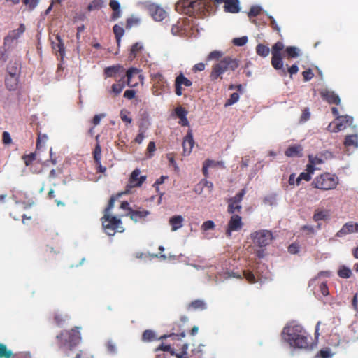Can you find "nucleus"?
<instances>
[{
	"instance_id": "nucleus-15",
	"label": "nucleus",
	"mask_w": 358,
	"mask_h": 358,
	"mask_svg": "<svg viewBox=\"0 0 358 358\" xmlns=\"http://www.w3.org/2000/svg\"><path fill=\"white\" fill-rule=\"evenodd\" d=\"M228 89L229 90H236V92H232L230 97L226 101L225 107L236 103L239 99L240 94L243 92V88L241 84L236 85H231L229 86Z\"/></svg>"
},
{
	"instance_id": "nucleus-31",
	"label": "nucleus",
	"mask_w": 358,
	"mask_h": 358,
	"mask_svg": "<svg viewBox=\"0 0 358 358\" xmlns=\"http://www.w3.org/2000/svg\"><path fill=\"white\" fill-rule=\"evenodd\" d=\"M143 45L141 43L137 42V43H134L131 46V50H130V52H129V59L130 60L134 59L136 57V56L137 55V54L143 50Z\"/></svg>"
},
{
	"instance_id": "nucleus-52",
	"label": "nucleus",
	"mask_w": 358,
	"mask_h": 358,
	"mask_svg": "<svg viewBox=\"0 0 358 358\" xmlns=\"http://www.w3.org/2000/svg\"><path fill=\"white\" fill-rule=\"evenodd\" d=\"M242 274L250 283H254L256 282L255 276L252 271H243Z\"/></svg>"
},
{
	"instance_id": "nucleus-26",
	"label": "nucleus",
	"mask_w": 358,
	"mask_h": 358,
	"mask_svg": "<svg viewBox=\"0 0 358 358\" xmlns=\"http://www.w3.org/2000/svg\"><path fill=\"white\" fill-rule=\"evenodd\" d=\"M302 147L299 145H294L289 146L285 151V154L286 156L292 157H300L302 155Z\"/></svg>"
},
{
	"instance_id": "nucleus-61",
	"label": "nucleus",
	"mask_w": 358,
	"mask_h": 358,
	"mask_svg": "<svg viewBox=\"0 0 358 358\" xmlns=\"http://www.w3.org/2000/svg\"><path fill=\"white\" fill-rule=\"evenodd\" d=\"M36 158V155L34 153H31L28 155H24L23 159L24 160V163L27 166H29L32 161H34Z\"/></svg>"
},
{
	"instance_id": "nucleus-58",
	"label": "nucleus",
	"mask_w": 358,
	"mask_h": 358,
	"mask_svg": "<svg viewBox=\"0 0 358 358\" xmlns=\"http://www.w3.org/2000/svg\"><path fill=\"white\" fill-rule=\"evenodd\" d=\"M215 227V224L212 220L204 222L201 225V229L204 231L213 229Z\"/></svg>"
},
{
	"instance_id": "nucleus-54",
	"label": "nucleus",
	"mask_w": 358,
	"mask_h": 358,
	"mask_svg": "<svg viewBox=\"0 0 358 358\" xmlns=\"http://www.w3.org/2000/svg\"><path fill=\"white\" fill-rule=\"evenodd\" d=\"M57 38L58 39L59 43L57 44L53 45V48L56 51H58L60 53L61 56L63 57L64 54V44L62 43L60 37L59 36H57Z\"/></svg>"
},
{
	"instance_id": "nucleus-20",
	"label": "nucleus",
	"mask_w": 358,
	"mask_h": 358,
	"mask_svg": "<svg viewBox=\"0 0 358 358\" xmlns=\"http://www.w3.org/2000/svg\"><path fill=\"white\" fill-rule=\"evenodd\" d=\"M194 144V141L193 139V134L191 130H189L187 135L184 138L182 142L183 147V155H189L192 150L193 146Z\"/></svg>"
},
{
	"instance_id": "nucleus-38",
	"label": "nucleus",
	"mask_w": 358,
	"mask_h": 358,
	"mask_svg": "<svg viewBox=\"0 0 358 358\" xmlns=\"http://www.w3.org/2000/svg\"><path fill=\"white\" fill-rule=\"evenodd\" d=\"M139 73L140 69L134 67L129 69L126 73H124V76H126L127 78L128 85H134L133 84H131V79L133 77L136 76V74H139Z\"/></svg>"
},
{
	"instance_id": "nucleus-8",
	"label": "nucleus",
	"mask_w": 358,
	"mask_h": 358,
	"mask_svg": "<svg viewBox=\"0 0 358 358\" xmlns=\"http://www.w3.org/2000/svg\"><path fill=\"white\" fill-rule=\"evenodd\" d=\"M250 238L255 245L263 248L270 244L273 236L271 231L262 229L252 233Z\"/></svg>"
},
{
	"instance_id": "nucleus-48",
	"label": "nucleus",
	"mask_w": 358,
	"mask_h": 358,
	"mask_svg": "<svg viewBox=\"0 0 358 358\" xmlns=\"http://www.w3.org/2000/svg\"><path fill=\"white\" fill-rule=\"evenodd\" d=\"M106 348L108 353L111 355H116L117 353V348L112 341H108L106 343Z\"/></svg>"
},
{
	"instance_id": "nucleus-12",
	"label": "nucleus",
	"mask_w": 358,
	"mask_h": 358,
	"mask_svg": "<svg viewBox=\"0 0 358 358\" xmlns=\"http://www.w3.org/2000/svg\"><path fill=\"white\" fill-rule=\"evenodd\" d=\"M140 170L136 169L134 170L129 178V184L127 185L125 192L119 193L117 197L121 196L124 194H127L130 191V189L134 187H140L145 181L146 176H140Z\"/></svg>"
},
{
	"instance_id": "nucleus-14",
	"label": "nucleus",
	"mask_w": 358,
	"mask_h": 358,
	"mask_svg": "<svg viewBox=\"0 0 358 358\" xmlns=\"http://www.w3.org/2000/svg\"><path fill=\"white\" fill-rule=\"evenodd\" d=\"M213 187V185L211 182L202 180L195 186L194 191L196 194L201 195L202 197L206 199L210 196Z\"/></svg>"
},
{
	"instance_id": "nucleus-29",
	"label": "nucleus",
	"mask_w": 358,
	"mask_h": 358,
	"mask_svg": "<svg viewBox=\"0 0 358 358\" xmlns=\"http://www.w3.org/2000/svg\"><path fill=\"white\" fill-rule=\"evenodd\" d=\"M299 49L295 46H288L285 50V57L287 59L296 58L299 56Z\"/></svg>"
},
{
	"instance_id": "nucleus-11",
	"label": "nucleus",
	"mask_w": 358,
	"mask_h": 358,
	"mask_svg": "<svg viewBox=\"0 0 358 358\" xmlns=\"http://www.w3.org/2000/svg\"><path fill=\"white\" fill-rule=\"evenodd\" d=\"M245 194V189H241L234 197L228 200L227 211L229 214L234 215L241 213L242 206L241 204L244 195Z\"/></svg>"
},
{
	"instance_id": "nucleus-24",
	"label": "nucleus",
	"mask_w": 358,
	"mask_h": 358,
	"mask_svg": "<svg viewBox=\"0 0 358 358\" xmlns=\"http://www.w3.org/2000/svg\"><path fill=\"white\" fill-rule=\"evenodd\" d=\"M150 214V211L146 210H134L133 209H129V213H128L130 218L135 222H138L141 219L145 217Z\"/></svg>"
},
{
	"instance_id": "nucleus-34",
	"label": "nucleus",
	"mask_w": 358,
	"mask_h": 358,
	"mask_svg": "<svg viewBox=\"0 0 358 358\" xmlns=\"http://www.w3.org/2000/svg\"><path fill=\"white\" fill-rule=\"evenodd\" d=\"M206 303L203 300H195L192 301L188 307V309H194V310H205L206 309Z\"/></svg>"
},
{
	"instance_id": "nucleus-16",
	"label": "nucleus",
	"mask_w": 358,
	"mask_h": 358,
	"mask_svg": "<svg viewBox=\"0 0 358 358\" xmlns=\"http://www.w3.org/2000/svg\"><path fill=\"white\" fill-rule=\"evenodd\" d=\"M320 94L322 99L329 104L339 105L341 103V99L338 95L334 91L324 89L320 91Z\"/></svg>"
},
{
	"instance_id": "nucleus-39",
	"label": "nucleus",
	"mask_w": 358,
	"mask_h": 358,
	"mask_svg": "<svg viewBox=\"0 0 358 358\" xmlns=\"http://www.w3.org/2000/svg\"><path fill=\"white\" fill-rule=\"evenodd\" d=\"M176 83H178L180 85H185L186 87H189L192 85V82L187 79L182 73H180L176 78Z\"/></svg>"
},
{
	"instance_id": "nucleus-4",
	"label": "nucleus",
	"mask_w": 358,
	"mask_h": 358,
	"mask_svg": "<svg viewBox=\"0 0 358 358\" xmlns=\"http://www.w3.org/2000/svg\"><path fill=\"white\" fill-rule=\"evenodd\" d=\"M206 61L212 63L210 75L211 80L222 79L224 73V53L218 50L212 51L208 55Z\"/></svg>"
},
{
	"instance_id": "nucleus-23",
	"label": "nucleus",
	"mask_w": 358,
	"mask_h": 358,
	"mask_svg": "<svg viewBox=\"0 0 358 358\" xmlns=\"http://www.w3.org/2000/svg\"><path fill=\"white\" fill-rule=\"evenodd\" d=\"M176 116L180 119L179 124L182 126H187L189 121L187 118V110L182 106H178L175 109Z\"/></svg>"
},
{
	"instance_id": "nucleus-27",
	"label": "nucleus",
	"mask_w": 358,
	"mask_h": 358,
	"mask_svg": "<svg viewBox=\"0 0 358 358\" xmlns=\"http://www.w3.org/2000/svg\"><path fill=\"white\" fill-rule=\"evenodd\" d=\"M5 83L8 90L10 91L16 90L18 84V76L8 74Z\"/></svg>"
},
{
	"instance_id": "nucleus-51",
	"label": "nucleus",
	"mask_w": 358,
	"mask_h": 358,
	"mask_svg": "<svg viewBox=\"0 0 358 358\" xmlns=\"http://www.w3.org/2000/svg\"><path fill=\"white\" fill-rule=\"evenodd\" d=\"M311 179V175L308 172H302L296 178V182L299 185L301 180L310 181Z\"/></svg>"
},
{
	"instance_id": "nucleus-2",
	"label": "nucleus",
	"mask_w": 358,
	"mask_h": 358,
	"mask_svg": "<svg viewBox=\"0 0 358 358\" xmlns=\"http://www.w3.org/2000/svg\"><path fill=\"white\" fill-rule=\"evenodd\" d=\"M80 327L71 331H65L57 336L59 340L60 349L66 358H80L81 352H75L74 348L80 342Z\"/></svg>"
},
{
	"instance_id": "nucleus-33",
	"label": "nucleus",
	"mask_w": 358,
	"mask_h": 358,
	"mask_svg": "<svg viewBox=\"0 0 358 358\" xmlns=\"http://www.w3.org/2000/svg\"><path fill=\"white\" fill-rule=\"evenodd\" d=\"M125 87L124 78H119L117 83L112 85V92L117 95L120 94Z\"/></svg>"
},
{
	"instance_id": "nucleus-46",
	"label": "nucleus",
	"mask_w": 358,
	"mask_h": 358,
	"mask_svg": "<svg viewBox=\"0 0 358 358\" xmlns=\"http://www.w3.org/2000/svg\"><path fill=\"white\" fill-rule=\"evenodd\" d=\"M129 112L125 109L122 110L120 113V117L121 120L127 124H130L132 122V119L129 116Z\"/></svg>"
},
{
	"instance_id": "nucleus-45",
	"label": "nucleus",
	"mask_w": 358,
	"mask_h": 358,
	"mask_svg": "<svg viewBox=\"0 0 358 358\" xmlns=\"http://www.w3.org/2000/svg\"><path fill=\"white\" fill-rule=\"evenodd\" d=\"M308 159L310 162L313 163V164H315L316 166L324 163V159L322 158V155L315 156L309 155Z\"/></svg>"
},
{
	"instance_id": "nucleus-7",
	"label": "nucleus",
	"mask_w": 358,
	"mask_h": 358,
	"mask_svg": "<svg viewBox=\"0 0 358 358\" xmlns=\"http://www.w3.org/2000/svg\"><path fill=\"white\" fill-rule=\"evenodd\" d=\"M284 44L280 42H276L271 48V65L276 70H280L282 74L285 76L287 71L283 66L282 56L281 51L284 49Z\"/></svg>"
},
{
	"instance_id": "nucleus-35",
	"label": "nucleus",
	"mask_w": 358,
	"mask_h": 358,
	"mask_svg": "<svg viewBox=\"0 0 358 358\" xmlns=\"http://www.w3.org/2000/svg\"><path fill=\"white\" fill-rule=\"evenodd\" d=\"M256 52L258 55L266 57L269 55L270 49L268 46L259 43L256 46Z\"/></svg>"
},
{
	"instance_id": "nucleus-21",
	"label": "nucleus",
	"mask_w": 358,
	"mask_h": 358,
	"mask_svg": "<svg viewBox=\"0 0 358 358\" xmlns=\"http://www.w3.org/2000/svg\"><path fill=\"white\" fill-rule=\"evenodd\" d=\"M353 232H356L355 224L353 222H348L336 233V236L341 238Z\"/></svg>"
},
{
	"instance_id": "nucleus-3",
	"label": "nucleus",
	"mask_w": 358,
	"mask_h": 358,
	"mask_svg": "<svg viewBox=\"0 0 358 358\" xmlns=\"http://www.w3.org/2000/svg\"><path fill=\"white\" fill-rule=\"evenodd\" d=\"M223 2L224 0H180L176 4V10L189 15H202L208 10L211 3Z\"/></svg>"
},
{
	"instance_id": "nucleus-18",
	"label": "nucleus",
	"mask_w": 358,
	"mask_h": 358,
	"mask_svg": "<svg viewBox=\"0 0 358 358\" xmlns=\"http://www.w3.org/2000/svg\"><path fill=\"white\" fill-rule=\"evenodd\" d=\"M104 72L108 77H114L116 79L124 78V69L121 65L107 67Z\"/></svg>"
},
{
	"instance_id": "nucleus-36",
	"label": "nucleus",
	"mask_w": 358,
	"mask_h": 358,
	"mask_svg": "<svg viewBox=\"0 0 358 358\" xmlns=\"http://www.w3.org/2000/svg\"><path fill=\"white\" fill-rule=\"evenodd\" d=\"M238 65L239 63L237 59L230 57H225V71L227 69L234 71L238 68Z\"/></svg>"
},
{
	"instance_id": "nucleus-41",
	"label": "nucleus",
	"mask_w": 358,
	"mask_h": 358,
	"mask_svg": "<svg viewBox=\"0 0 358 358\" xmlns=\"http://www.w3.org/2000/svg\"><path fill=\"white\" fill-rule=\"evenodd\" d=\"M338 275L343 278H349L352 275V271L349 268L343 266L339 268Z\"/></svg>"
},
{
	"instance_id": "nucleus-40",
	"label": "nucleus",
	"mask_w": 358,
	"mask_h": 358,
	"mask_svg": "<svg viewBox=\"0 0 358 358\" xmlns=\"http://www.w3.org/2000/svg\"><path fill=\"white\" fill-rule=\"evenodd\" d=\"M171 33L174 36H182L185 34V31L182 28V24L178 22L176 24L173 25L171 28Z\"/></svg>"
},
{
	"instance_id": "nucleus-5",
	"label": "nucleus",
	"mask_w": 358,
	"mask_h": 358,
	"mask_svg": "<svg viewBox=\"0 0 358 358\" xmlns=\"http://www.w3.org/2000/svg\"><path fill=\"white\" fill-rule=\"evenodd\" d=\"M338 181V178L335 174L324 173L313 180L312 185L313 187L322 190H331L337 187Z\"/></svg>"
},
{
	"instance_id": "nucleus-37",
	"label": "nucleus",
	"mask_w": 358,
	"mask_h": 358,
	"mask_svg": "<svg viewBox=\"0 0 358 358\" xmlns=\"http://www.w3.org/2000/svg\"><path fill=\"white\" fill-rule=\"evenodd\" d=\"M13 352L7 348L6 345L0 343V358H13Z\"/></svg>"
},
{
	"instance_id": "nucleus-6",
	"label": "nucleus",
	"mask_w": 358,
	"mask_h": 358,
	"mask_svg": "<svg viewBox=\"0 0 358 358\" xmlns=\"http://www.w3.org/2000/svg\"><path fill=\"white\" fill-rule=\"evenodd\" d=\"M102 225L106 234L108 236H114L117 231L123 232L124 230L121 220L110 215H103Z\"/></svg>"
},
{
	"instance_id": "nucleus-60",
	"label": "nucleus",
	"mask_w": 358,
	"mask_h": 358,
	"mask_svg": "<svg viewBox=\"0 0 358 358\" xmlns=\"http://www.w3.org/2000/svg\"><path fill=\"white\" fill-rule=\"evenodd\" d=\"M268 18L270 20V26L273 30L276 31L279 35H280V29L277 24L275 19L272 16H269Z\"/></svg>"
},
{
	"instance_id": "nucleus-44",
	"label": "nucleus",
	"mask_w": 358,
	"mask_h": 358,
	"mask_svg": "<svg viewBox=\"0 0 358 358\" xmlns=\"http://www.w3.org/2000/svg\"><path fill=\"white\" fill-rule=\"evenodd\" d=\"M262 8L260 6H252L248 13V16L249 17L250 19H251L252 17H256L259 14H260Z\"/></svg>"
},
{
	"instance_id": "nucleus-47",
	"label": "nucleus",
	"mask_w": 358,
	"mask_h": 358,
	"mask_svg": "<svg viewBox=\"0 0 358 358\" xmlns=\"http://www.w3.org/2000/svg\"><path fill=\"white\" fill-rule=\"evenodd\" d=\"M94 158L96 164H100L101 158V148L99 143L96 144L94 151Z\"/></svg>"
},
{
	"instance_id": "nucleus-64",
	"label": "nucleus",
	"mask_w": 358,
	"mask_h": 358,
	"mask_svg": "<svg viewBox=\"0 0 358 358\" xmlns=\"http://www.w3.org/2000/svg\"><path fill=\"white\" fill-rule=\"evenodd\" d=\"M13 358H31V354L28 352H22L18 353H13Z\"/></svg>"
},
{
	"instance_id": "nucleus-62",
	"label": "nucleus",
	"mask_w": 358,
	"mask_h": 358,
	"mask_svg": "<svg viewBox=\"0 0 358 358\" xmlns=\"http://www.w3.org/2000/svg\"><path fill=\"white\" fill-rule=\"evenodd\" d=\"M288 252L290 253V254H296L299 252V245L298 243H292L289 247H288Z\"/></svg>"
},
{
	"instance_id": "nucleus-42",
	"label": "nucleus",
	"mask_w": 358,
	"mask_h": 358,
	"mask_svg": "<svg viewBox=\"0 0 358 358\" xmlns=\"http://www.w3.org/2000/svg\"><path fill=\"white\" fill-rule=\"evenodd\" d=\"M142 338L143 341H152L156 338V335L152 330H145L143 334Z\"/></svg>"
},
{
	"instance_id": "nucleus-1",
	"label": "nucleus",
	"mask_w": 358,
	"mask_h": 358,
	"mask_svg": "<svg viewBox=\"0 0 358 358\" xmlns=\"http://www.w3.org/2000/svg\"><path fill=\"white\" fill-rule=\"evenodd\" d=\"M282 336L291 347L312 350L317 342H310V336L306 329L300 324H289L284 327Z\"/></svg>"
},
{
	"instance_id": "nucleus-22",
	"label": "nucleus",
	"mask_w": 358,
	"mask_h": 358,
	"mask_svg": "<svg viewBox=\"0 0 358 358\" xmlns=\"http://www.w3.org/2000/svg\"><path fill=\"white\" fill-rule=\"evenodd\" d=\"M241 10L239 0H225V12L238 13Z\"/></svg>"
},
{
	"instance_id": "nucleus-53",
	"label": "nucleus",
	"mask_w": 358,
	"mask_h": 358,
	"mask_svg": "<svg viewBox=\"0 0 358 358\" xmlns=\"http://www.w3.org/2000/svg\"><path fill=\"white\" fill-rule=\"evenodd\" d=\"M29 10H33L38 6L40 0H22Z\"/></svg>"
},
{
	"instance_id": "nucleus-9",
	"label": "nucleus",
	"mask_w": 358,
	"mask_h": 358,
	"mask_svg": "<svg viewBox=\"0 0 358 358\" xmlns=\"http://www.w3.org/2000/svg\"><path fill=\"white\" fill-rule=\"evenodd\" d=\"M353 122V117L349 115H342L336 117L335 121L331 122L327 129L331 132H338L342 131L352 125Z\"/></svg>"
},
{
	"instance_id": "nucleus-28",
	"label": "nucleus",
	"mask_w": 358,
	"mask_h": 358,
	"mask_svg": "<svg viewBox=\"0 0 358 358\" xmlns=\"http://www.w3.org/2000/svg\"><path fill=\"white\" fill-rule=\"evenodd\" d=\"M20 72V62L17 60L10 62L8 66V75L19 76Z\"/></svg>"
},
{
	"instance_id": "nucleus-13",
	"label": "nucleus",
	"mask_w": 358,
	"mask_h": 358,
	"mask_svg": "<svg viewBox=\"0 0 358 358\" xmlns=\"http://www.w3.org/2000/svg\"><path fill=\"white\" fill-rule=\"evenodd\" d=\"M243 227L242 217L238 214L232 215L229 220L225 234L227 236H231L232 232L241 231Z\"/></svg>"
},
{
	"instance_id": "nucleus-43",
	"label": "nucleus",
	"mask_w": 358,
	"mask_h": 358,
	"mask_svg": "<svg viewBox=\"0 0 358 358\" xmlns=\"http://www.w3.org/2000/svg\"><path fill=\"white\" fill-rule=\"evenodd\" d=\"M113 29L116 39H121L124 34V29L123 27L118 24H115Z\"/></svg>"
},
{
	"instance_id": "nucleus-50",
	"label": "nucleus",
	"mask_w": 358,
	"mask_h": 358,
	"mask_svg": "<svg viewBox=\"0 0 358 358\" xmlns=\"http://www.w3.org/2000/svg\"><path fill=\"white\" fill-rule=\"evenodd\" d=\"M140 23V19L136 17H131L127 20L126 27L130 29L133 26L138 25Z\"/></svg>"
},
{
	"instance_id": "nucleus-55",
	"label": "nucleus",
	"mask_w": 358,
	"mask_h": 358,
	"mask_svg": "<svg viewBox=\"0 0 358 358\" xmlns=\"http://www.w3.org/2000/svg\"><path fill=\"white\" fill-rule=\"evenodd\" d=\"M159 350H162L164 352H169L171 355H174L176 353L174 350L171 348L170 345H164L162 343L158 348H156L155 351L157 352Z\"/></svg>"
},
{
	"instance_id": "nucleus-10",
	"label": "nucleus",
	"mask_w": 358,
	"mask_h": 358,
	"mask_svg": "<svg viewBox=\"0 0 358 358\" xmlns=\"http://www.w3.org/2000/svg\"><path fill=\"white\" fill-rule=\"evenodd\" d=\"M25 26L24 24H20L17 29L10 31L4 38V46L8 49L13 48L17 44L19 38L25 31Z\"/></svg>"
},
{
	"instance_id": "nucleus-17",
	"label": "nucleus",
	"mask_w": 358,
	"mask_h": 358,
	"mask_svg": "<svg viewBox=\"0 0 358 358\" xmlns=\"http://www.w3.org/2000/svg\"><path fill=\"white\" fill-rule=\"evenodd\" d=\"M148 10L155 21H162L167 15L166 12L162 7L155 3L149 6Z\"/></svg>"
},
{
	"instance_id": "nucleus-57",
	"label": "nucleus",
	"mask_w": 358,
	"mask_h": 358,
	"mask_svg": "<svg viewBox=\"0 0 358 358\" xmlns=\"http://www.w3.org/2000/svg\"><path fill=\"white\" fill-rule=\"evenodd\" d=\"M317 356L320 357L321 358H331L332 354L331 353L329 348H324L319 351Z\"/></svg>"
},
{
	"instance_id": "nucleus-30",
	"label": "nucleus",
	"mask_w": 358,
	"mask_h": 358,
	"mask_svg": "<svg viewBox=\"0 0 358 358\" xmlns=\"http://www.w3.org/2000/svg\"><path fill=\"white\" fill-rule=\"evenodd\" d=\"M220 165H222V162H216V161L211 160V159L206 160L205 162L203 163V169H202L203 175L206 177H207L208 175V169L209 168H213V167H215V166H220Z\"/></svg>"
},
{
	"instance_id": "nucleus-49",
	"label": "nucleus",
	"mask_w": 358,
	"mask_h": 358,
	"mask_svg": "<svg viewBox=\"0 0 358 358\" xmlns=\"http://www.w3.org/2000/svg\"><path fill=\"white\" fill-rule=\"evenodd\" d=\"M248 42V37L247 36H242L240 38H234L232 40V43L236 46H243L245 45Z\"/></svg>"
},
{
	"instance_id": "nucleus-63",
	"label": "nucleus",
	"mask_w": 358,
	"mask_h": 358,
	"mask_svg": "<svg viewBox=\"0 0 358 358\" xmlns=\"http://www.w3.org/2000/svg\"><path fill=\"white\" fill-rule=\"evenodd\" d=\"M320 290L324 296L329 295V289L325 282H321L320 284Z\"/></svg>"
},
{
	"instance_id": "nucleus-56",
	"label": "nucleus",
	"mask_w": 358,
	"mask_h": 358,
	"mask_svg": "<svg viewBox=\"0 0 358 358\" xmlns=\"http://www.w3.org/2000/svg\"><path fill=\"white\" fill-rule=\"evenodd\" d=\"M310 113L309 111V109L308 108H305L302 111V114L300 118V122H305L308 121L310 119Z\"/></svg>"
},
{
	"instance_id": "nucleus-25",
	"label": "nucleus",
	"mask_w": 358,
	"mask_h": 358,
	"mask_svg": "<svg viewBox=\"0 0 358 358\" xmlns=\"http://www.w3.org/2000/svg\"><path fill=\"white\" fill-rule=\"evenodd\" d=\"M184 218L181 215H174L169 219V224L171 226V231H176L183 225Z\"/></svg>"
},
{
	"instance_id": "nucleus-19",
	"label": "nucleus",
	"mask_w": 358,
	"mask_h": 358,
	"mask_svg": "<svg viewBox=\"0 0 358 358\" xmlns=\"http://www.w3.org/2000/svg\"><path fill=\"white\" fill-rule=\"evenodd\" d=\"M331 217V211L330 210L325 208H317L315 210L314 214L313 215V220L315 222H319L320 221H329Z\"/></svg>"
},
{
	"instance_id": "nucleus-32",
	"label": "nucleus",
	"mask_w": 358,
	"mask_h": 358,
	"mask_svg": "<svg viewBox=\"0 0 358 358\" xmlns=\"http://www.w3.org/2000/svg\"><path fill=\"white\" fill-rule=\"evenodd\" d=\"M344 145L346 147H358V136L357 134L346 136Z\"/></svg>"
},
{
	"instance_id": "nucleus-59",
	"label": "nucleus",
	"mask_w": 358,
	"mask_h": 358,
	"mask_svg": "<svg viewBox=\"0 0 358 358\" xmlns=\"http://www.w3.org/2000/svg\"><path fill=\"white\" fill-rule=\"evenodd\" d=\"M302 75L303 80L306 82L310 80L314 76V73L310 69L303 71Z\"/></svg>"
}]
</instances>
